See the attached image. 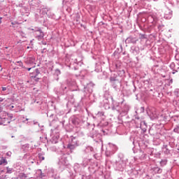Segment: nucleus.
I'll return each mask as SVG.
<instances>
[{
	"instance_id": "1",
	"label": "nucleus",
	"mask_w": 179,
	"mask_h": 179,
	"mask_svg": "<svg viewBox=\"0 0 179 179\" xmlns=\"http://www.w3.org/2000/svg\"><path fill=\"white\" fill-rule=\"evenodd\" d=\"M59 163L63 166H68V154H64L62 156Z\"/></svg>"
},
{
	"instance_id": "2",
	"label": "nucleus",
	"mask_w": 179,
	"mask_h": 179,
	"mask_svg": "<svg viewBox=\"0 0 179 179\" xmlns=\"http://www.w3.org/2000/svg\"><path fill=\"white\" fill-rule=\"evenodd\" d=\"M82 61H83V57H82V56H79L77 58L74 59L73 64L82 66Z\"/></svg>"
},
{
	"instance_id": "3",
	"label": "nucleus",
	"mask_w": 179,
	"mask_h": 179,
	"mask_svg": "<svg viewBox=\"0 0 179 179\" xmlns=\"http://www.w3.org/2000/svg\"><path fill=\"white\" fill-rule=\"evenodd\" d=\"M34 33L36 36H38V38H43L44 37V33L41 31L40 28L36 29Z\"/></svg>"
},
{
	"instance_id": "4",
	"label": "nucleus",
	"mask_w": 179,
	"mask_h": 179,
	"mask_svg": "<svg viewBox=\"0 0 179 179\" xmlns=\"http://www.w3.org/2000/svg\"><path fill=\"white\" fill-rule=\"evenodd\" d=\"M1 119L3 121V125H8V124H10V119L8 118V117L3 116Z\"/></svg>"
},
{
	"instance_id": "5",
	"label": "nucleus",
	"mask_w": 179,
	"mask_h": 179,
	"mask_svg": "<svg viewBox=\"0 0 179 179\" xmlns=\"http://www.w3.org/2000/svg\"><path fill=\"white\" fill-rule=\"evenodd\" d=\"M172 17H173V13L171 11H170L169 10L166 11L164 14L165 19H171Z\"/></svg>"
},
{
	"instance_id": "6",
	"label": "nucleus",
	"mask_w": 179,
	"mask_h": 179,
	"mask_svg": "<svg viewBox=\"0 0 179 179\" xmlns=\"http://www.w3.org/2000/svg\"><path fill=\"white\" fill-rule=\"evenodd\" d=\"M42 15H48V16L50 15V8H45L41 9Z\"/></svg>"
},
{
	"instance_id": "7",
	"label": "nucleus",
	"mask_w": 179,
	"mask_h": 179,
	"mask_svg": "<svg viewBox=\"0 0 179 179\" xmlns=\"http://www.w3.org/2000/svg\"><path fill=\"white\" fill-rule=\"evenodd\" d=\"M35 62L36 59L34 57H28L27 60V64H34Z\"/></svg>"
},
{
	"instance_id": "8",
	"label": "nucleus",
	"mask_w": 179,
	"mask_h": 179,
	"mask_svg": "<svg viewBox=\"0 0 179 179\" xmlns=\"http://www.w3.org/2000/svg\"><path fill=\"white\" fill-rule=\"evenodd\" d=\"M71 122L74 124V125H79V119L78 117H73L71 119Z\"/></svg>"
},
{
	"instance_id": "9",
	"label": "nucleus",
	"mask_w": 179,
	"mask_h": 179,
	"mask_svg": "<svg viewBox=\"0 0 179 179\" xmlns=\"http://www.w3.org/2000/svg\"><path fill=\"white\" fill-rule=\"evenodd\" d=\"M59 136H55L52 138V143H58Z\"/></svg>"
},
{
	"instance_id": "10",
	"label": "nucleus",
	"mask_w": 179,
	"mask_h": 179,
	"mask_svg": "<svg viewBox=\"0 0 179 179\" xmlns=\"http://www.w3.org/2000/svg\"><path fill=\"white\" fill-rule=\"evenodd\" d=\"M75 148H76V141H74L72 143V144L69 145V149H70V150H73Z\"/></svg>"
},
{
	"instance_id": "11",
	"label": "nucleus",
	"mask_w": 179,
	"mask_h": 179,
	"mask_svg": "<svg viewBox=\"0 0 179 179\" xmlns=\"http://www.w3.org/2000/svg\"><path fill=\"white\" fill-rule=\"evenodd\" d=\"M34 73H36V75L32 76V78H37V76H38V75H40V70H38V69H36L35 70V72H34Z\"/></svg>"
},
{
	"instance_id": "12",
	"label": "nucleus",
	"mask_w": 179,
	"mask_h": 179,
	"mask_svg": "<svg viewBox=\"0 0 179 179\" xmlns=\"http://www.w3.org/2000/svg\"><path fill=\"white\" fill-rule=\"evenodd\" d=\"M160 164H161L162 167H164V166H166V164H167V159H162L160 162Z\"/></svg>"
},
{
	"instance_id": "13",
	"label": "nucleus",
	"mask_w": 179,
	"mask_h": 179,
	"mask_svg": "<svg viewBox=\"0 0 179 179\" xmlns=\"http://www.w3.org/2000/svg\"><path fill=\"white\" fill-rule=\"evenodd\" d=\"M173 132H175V134H179V124L174 127Z\"/></svg>"
},
{
	"instance_id": "14",
	"label": "nucleus",
	"mask_w": 179,
	"mask_h": 179,
	"mask_svg": "<svg viewBox=\"0 0 179 179\" xmlns=\"http://www.w3.org/2000/svg\"><path fill=\"white\" fill-rule=\"evenodd\" d=\"M4 117H7V118H8V120H10H10H12V118H13V116H12L11 114H8V113H5Z\"/></svg>"
},
{
	"instance_id": "15",
	"label": "nucleus",
	"mask_w": 179,
	"mask_h": 179,
	"mask_svg": "<svg viewBox=\"0 0 179 179\" xmlns=\"http://www.w3.org/2000/svg\"><path fill=\"white\" fill-rule=\"evenodd\" d=\"M20 178H21V179H27V175H26L25 173H21L20 175Z\"/></svg>"
},
{
	"instance_id": "16",
	"label": "nucleus",
	"mask_w": 179,
	"mask_h": 179,
	"mask_svg": "<svg viewBox=\"0 0 179 179\" xmlns=\"http://www.w3.org/2000/svg\"><path fill=\"white\" fill-rule=\"evenodd\" d=\"M154 170H155V173H158V174L162 173V169H160V168H155Z\"/></svg>"
},
{
	"instance_id": "17",
	"label": "nucleus",
	"mask_w": 179,
	"mask_h": 179,
	"mask_svg": "<svg viewBox=\"0 0 179 179\" xmlns=\"http://www.w3.org/2000/svg\"><path fill=\"white\" fill-rule=\"evenodd\" d=\"M55 75L56 76H58L59 75H61V71L59 70H58V69H56L55 72Z\"/></svg>"
},
{
	"instance_id": "18",
	"label": "nucleus",
	"mask_w": 179,
	"mask_h": 179,
	"mask_svg": "<svg viewBox=\"0 0 179 179\" xmlns=\"http://www.w3.org/2000/svg\"><path fill=\"white\" fill-rule=\"evenodd\" d=\"M15 65H18V66H23V62H15Z\"/></svg>"
},
{
	"instance_id": "19",
	"label": "nucleus",
	"mask_w": 179,
	"mask_h": 179,
	"mask_svg": "<svg viewBox=\"0 0 179 179\" xmlns=\"http://www.w3.org/2000/svg\"><path fill=\"white\" fill-rule=\"evenodd\" d=\"M12 170H13V169L7 167V173H8V174L12 173Z\"/></svg>"
},
{
	"instance_id": "20",
	"label": "nucleus",
	"mask_w": 179,
	"mask_h": 179,
	"mask_svg": "<svg viewBox=\"0 0 179 179\" xmlns=\"http://www.w3.org/2000/svg\"><path fill=\"white\" fill-rule=\"evenodd\" d=\"M110 82H115L117 79L115 78V77H110Z\"/></svg>"
},
{
	"instance_id": "21",
	"label": "nucleus",
	"mask_w": 179,
	"mask_h": 179,
	"mask_svg": "<svg viewBox=\"0 0 179 179\" xmlns=\"http://www.w3.org/2000/svg\"><path fill=\"white\" fill-rule=\"evenodd\" d=\"M20 34L22 36V37H26V34L23 33L22 31H19Z\"/></svg>"
},
{
	"instance_id": "22",
	"label": "nucleus",
	"mask_w": 179,
	"mask_h": 179,
	"mask_svg": "<svg viewBox=\"0 0 179 179\" xmlns=\"http://www.w3.org/2000/svg\"><path fill=\"white\" fill-rule=\"evenodd\" d=\"M1 160V163H3V164H4V163H6V164H8V162H6V159L2 158Z\"/></svg>"
},
{
	"instance_id": "23",
	"label": "nucleus",
	"mask_w": 179,
	"mask_h": 179,
	"mask_svg": "<svg viewBox=\"0 0 179 179\" xmlns=\"http://www.w3.org/2000/svg\"><path fill=\"white\" fill-rule=\"evenodd\" d=\"M176 66V64L174 63H171V65H170V68L171 69H174V67Z\"/></svg>"
},
{
	"instance_id": "24",
	"label": "nucleus",
	"mask_w": 179,
	"mask_h": 179,
	"mask_svg": "<svg viewBox=\"0 0 179 179\" xmlns=\"http://www.w3.org/2000/svg\"><path fill=\"white\" fill-rule=\"evenodd\" d=\"M6 156H8L9 157H10V156H12V152L8 151V152L6 153Z\"/></svg>"
},
{
	"instance_id": "25",
	"label": "nucleus",
	"mask_w": 179,
	"mask_h": 179,
	"mask_svg": "<svg viewBox=\"0 0 179 179\" xmlns=\"http://www.w3.org/2000/svg\"><path fill=\"white\" fill-rule=\"evenodd\" d=\"M97 115H100V116L104 115V113H103V112H98Z\"/></svg>"
},
{
	"instance_id": "26",
	"label": "nucleus",
	"mask_w": 179,
	"mask_h": 179,
	"mask_svg": "<svg viewBox=\"0 0 179 179\" xmlns=\"http://www.w3.org/2000/svg\"><path fill=\"white\" fill-rule=\"evenodd\" d=\"M166 150L164 151V153H166V155H168V153H170V150H169V149L165 148Z\"/></svg>"
},
{
	"instance_id": "27",
	"label": "nucleus",
	"mask_w": 179,
	"mask_h": 179,
	"mask_svg": "<svg viewBox=\"0 0 179 179\" xmlns=\"http://www.w3.org/2000/svg\"><path fill=\"white\" fill-rule=\"evenodd\" d=\"M34 79H35L36 82H38L40 77H38V76L36 78H34Z\"/></svg>"
},
{
	"instance_id": "28",
	"label": "nucleus",
	"mask_w": 179,
	"mask_h": 179,
	"mask_svg": "<svg viewBox=\"0 0 179 179\" xmlns=\"http://www.w3.org/2000/svg\"><path fill=\"white\" fill-rule=\"evenodd\" d=\"M0 125H3L2 117H0Z\"/></svg>"
},
{
	"instance_id": "29",
	"label": "nucleus",
	"mask_w": 179,
	"mask_h": 179,
	"mask_svg": "<svg viewBox=\"0 0 179 179\" xmlns=\"http://www.w3.org/2000/svg\"><path fill=\"white\" fill-rule=\"evenodd\" d=\"M39 159H41V160H44L45 159L44 157H43L41 155L39 156Z\"/></svg>"
},
{
	"instance_id": "30",
	"label": "nucleus",
	"mask_w": 179,
	"mask_h": 179,
	"mask_svg": "<svg viewBox=\"0 0 179 179\" xmlns=\"http://www.w3.org/2000/svg\"><path fill=\"white\" fill-rule=\"evenodd\" d=\"M6 87H2V92H6Z\"/></svg>"
},
{
	"instance_id": "31",
	"label": "nucleus",
	"mask_w": 179,
	"mask_h": 179,
	"mask_svg": "<svg viewBox=\"0 0 179 179\" xmlns=\"http://www.w3.org/2000/svg\"><path fill=\"white\" fill-rule=\"evenodd\" d=\"M63 4L66 5V1L65 0L63 1Z\"/></svg>"
},
{
	"instance_id": "32",
	"label": "nucleus",
	"mask_w": 179,
	"mask_h": 179,
	"mask_svg": "<svg viewBox=\"0 0 179 179\" xmlns=\"http://www.w3.org/2000/svg\"><path fill=\"white\" fill-rule=\"evenodd\" d=\"M2 164H3L2 161L0 160V165H2Z\"/></svg>"
},
{
	"instance_id": "33",
	"label": "nucleus",
	"mask_w": 179,
	"mask_h": 179,
	"mask_svg": "<svg viewBox=\"0 0 179 179\" xmlns=\"http://www.w3.org/2000/svg\"><path fill=\"white\" fill-rule=\"evenodd\" d=\"M2 111V107L0 106V113Z\"/></svg>"
},
{
	"instance_id": "34",
	"label": "nucleus",
	"mask_w": 179,
	"mask_h": 179,
	"mask_svg": "<svg viewBox=\"0 0 179 179\" xmlns=\"http://www.w3.org/2000/svg\"><path fill=\"white\" fill-rule=\"evenodd\" d=\"M41 177H44V175H43L42 172L41 173Z\"/></svg>"
},
{
	"instance_id": "35",
	"label": "nucleus",
	"mask_w": 179,
	"mask_h": 179,
	"mask_svg": "<svg viewBox=\"0 0 179 179\" xmlns=\"http://www.w3.org/2000/svg\"><path fill=\"white\" fill-rule=\"evenodd\" d=\"M31 68H27V71H30Z\"/></svg>"
},
{
	"instance_id": "36",
	"label": "nucleus",
	"mask_w": 179,
	"mask_h": 179,
	"mask_svg": "<svg viewBox=\"0 0 179 179\" xmlns=\"http://www.w3.org/2000/svg\"><path fill=\"white\" fill-rule=\"evenodd\" d=\"M113 146H114L115 149H117V146H115V145H113Z\"/></svg>"
},
{
	"instance_id": "37",
	"label": "nucleus",
	"mask_w": 179,
	"mask_h": 179,
	"mask_svg": "<svg viewBox=\"0 0 179 179\" xmlns=\"http://www.w3.org/2000/svg\"><path fill=\"white\" fill-rule=\"evenodd\" d=\"M177 3H179V0H176Z\"/></svg>"
},
{
	"instance_id": "38",
	"label": "nucleus",
	"mask_w": 179,
	"mask_h": 179,
	"mask_svg": "<svg viewBox=\"0 0 179 179\" xmlns=\"http://www.w3.org/2000/svg\"><path fill=\"white\" fill-rule=\"evenodd\" d=\"M3 99H0V101H3Z\"/></svg>"
},
{
	"instance_id": "39",
	"label": "nucleus",
	"mask_w": 179,
	"mask_h": 179,
	"mask_svg": "<svg viewBox=\"0 0 179 179\" xmlns=\"http://www.w3.org/2000/svg\"><path fill=\"white\" fill-rule=\"evenodd\" d=\"M171 83H173V80H171Z\"/></svg>"
},
{
	"instance_id": "40",
	"label": "nucleus",
	"mask_w": 179,
	"mask_h": 179,
	"mask_svg": "<svg viewBox=\"0 0 179 179\" xmlns=\"http://www.w3.org/2000/svg\"><path fill=\"white\" fill-rule=\"evenodd\" d=\"M26 121H29V119H26Z\"/></svg>"
},
{
	"instance_id": "41",
	"label": "nucleus",
	"mask_w": 179,
	"mask_h": 179,
	"mask_svg": "<svg viewBox=\"0 0 179 179\" xmlns=\"http://www.w3.org/2000/svg\"><path fill=\"white\" fill-rule=\"evenodd\" d=\"M34 75H37V73H34Z\"/></svg>"
},
{
	"instance_id": "42",
	"label": "nucleus",
	"mask_w": 179,
	"mask_h": 179,
	"mask_svg": "<svg viewBox=\"0 0 179 179\" xmlns=\"http://www.w3.org/2000/svg\"><path fill=\"white\" fill-rule=\"evenodd\" d=\"M12 107V108H13V106H11Z\"/></svg>"
},
{
	"instance_id": "43",
	"label": "nucleus",
	"mask_w": 179,
	"mask_h": 179,
	"mask_svg": "<svg viewBox=\"0 0 179 179\" xmlns=\"http://www.w3.org/2000/svg\"><path fill=\"white\" fill-rule=\"evenodd\" d=\"M173 73H176V72H173Z\"/></svg>"
}]
</instances>
